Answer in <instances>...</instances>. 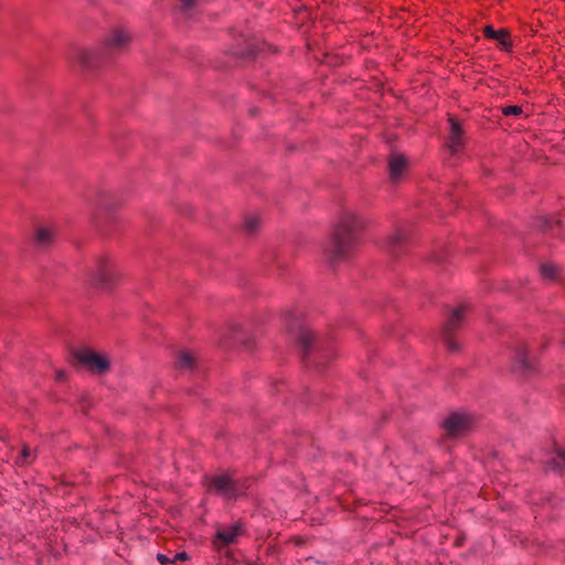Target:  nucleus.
Returning <instances> with one entry per match:
<instances>
[{"mask_svg": "<svg viewBox=\"0 0 565 565\" xmlns=\"http://www.w3.org/2000/svg\"><path fill=\"white\" fill-rule=\"evenodd\" d=\"M365 221L352 211H343L337 221L332 236L324 246V253L331 263L347 257L358 245L359 234Z\"/></svg>", "mask_w": 565, "mask_h": 565, "instance_id": "1", "label": "nucleus"}, {"mask_svg": "<svg viewBox=\"0 0 565 565\" xmlns=\"http://www.w3.org/2000/svg\"><path fill=\"white\" fill-rule=\"evenodd\" d=\"M130 38L124 30H115L102 44L98 50L78 49L74 52L73 58L81 65L96 66L103 60V55L111 54L127 45Z\"/></svg>", "mask_w": 565, "mask_h": 565, "instance_id": "2", "label": "nucleus"}, {"mask_svg": "<svg viewBox=\"0 0 565 565\" xmlns=\"http://www.w3.org/2000/svg\"><path fill=\"white\" fill-rule=\"evenodd\" d=\"M206 486L227 500L236 499L247 489L245 480L233 479L226 473L211 477Z\"/></svg>", "mask_w": 565, "mask_h": 565, "instance_id": "3", "label": "nucleus"}, {"mask_svg": "<svg viewBox=\"0 0 565 565\" xmlns=\"http://www.w3.org/2000/svg\"><path fill=\"white\" fill-rule=\"evenodd\" d=\"M74 360L86 370L103 374L110 367V360L107 354L93 349H79L73 354Z\"/></svg>", "mask_w": 565, "mask_h": 565, "instance_id": "4", "label": "nucleus"}, {"mask_svg": "<svg viewBox=\"0 0 565 565\" xmlns=\"http://www.w3.org/2000/svg\"><path fill=\"white\" fill-rule=\"evenodd\" d=\"M472 425V419L466 414H451L443 423V428L449 436H459L466 433Z\"/></svg>", "mask_w": 565, "mask_h": 565, "instance_id": "5", "label": "nucleus"}, {"mask_svg": "<svg viewBox=\"0 0 565 565\" xmlns=\"http://www.w3.org/2000/svg\"><path fill=\"white\" fill-rule=\"evenodd\" d=\"M467 311L466 306H460L457 309H455L447 320V322L444 326L443 337L450 350H456L457 347L454 343V340L450 337V333L455 331L457 328L461 326V322L463 320V313Z\"/></svg>", "mask_w": 565, "mask_h": 565, "instance_id": "6", "label": "nucleus"}, {"mask_svg": "<svg viewBox=\"0 0 565 565\" xmlns=\"http://www.w3.org/2000/svg\"><path fill=\"white\" fill-rule=\"evenodd\" d=\"M116 277L117 271L114 264L110 260L105 259L98 266L94 284L96 286L105 287L108 286Z\"/></svg>", "mask_w": 565, "mask_h": 565, "instance_id": "7", "label": "nucleus"}, {"mask_svg": "<svg viewBox=\"0 0 565 565\" xmlns=\"http://www.w3.org/2000/svg\"><path fill=\"white\" fill-rule=\"evenodd\" d=\"M483 34L487 39H493L498 41L501 50L507 52L511 51L512 41L507 29L494 30L491 25H487L483 29Z\"/></svg>", "mask_w": 565, "mask_h": 565, "instance_id": "8", "label": "nucleus"}, {"mask_svg": "<svg viewBox=\"0 0 565 565\" xmlns=\"http://www.w3.org/2000/svg\"><path fill=\"white\" fill-rule=\"evenodd\" d=\"M406 159L402 154H394L390 159V175L391 179L396 181L398 180L406 168Z\"/></svg>", "mask_w": 565, "mask_h": 565, "instance_id": "9", "label": "nucleus"}, {"mask_svg": "<svg viewBox=\"0 0 565 565\" xmlns=\"http://www.w3.org/2000/svg\"><path fill=\"white\" fill-rule=\"evenodd\" d=\"M241 531L242 526L239 524H234L230 529L217 531L216 540L221 541L223 545L232 544L236 541Z\"/></svg>", "mask_w": 565, "mask_h": 565, "instance_id": "10", "label": "nucleus"}, {"mask_svg": "<svg viewBox=\"0 0 565 565\" xmlns=\"http://www.w3.org/2000/svg\"><path fill=\"white\" fill-rule=\"evenodd\" d=\"M36 241L40 244H49L53 241L55 232L51 227H40L36 231Z\"/></svg>", "mask_w": 565, "mask_h": 565, "instance_id": "11", "label": "nucleus"}, {"mask_svg": "<svg viewBox=\"0 0 565 565\" xmlns=\"http://www.w3.org/2000/svg\"><path fill=\"white\" fill-rule=\"evenodd\" d=\"M175 363L180 369L191 367L194 363V356L191 352L188 351L180 352L177 356Z\"/></svg>", "mask_w": 565, "mask_h": 565, "instance_id": "12", "label": "nucleus"}, {"mask_svg": "<svg viewBox=\"0 0 565 565\" xmlns=\"http://www.w3.org/2000/svg\"><path fill=\"white\" fill-rule=\"evenodd\" d=\"M558 267L554 264H543L541 266V275L544 279L552 280L557 277Z\"/></svg>", "mask_w": 565, "mask_h": 565, "instance_id": "13", "label": "nucleus"}, {"mask_svg": "<svg viewBox=\"0 0 565 565\" xmlns=\"http://www.w3.org/2000/svg\"><path fill=\"white\" fill-rule=\"evenodd\" d=\"M33 460L34 457L32 456V452L28 446H23L20 456L17 458V465L24 466L30 462V460Z\"/></svg>", "mask_w": 565, "mask_h": 565, "instance_id": "14", "label": "nucleus"}, {"mask_svg": "<svg viewBox=\"0 0 565 565\" xmlns=\"http://www.w3.org/2000/svg\"><path fill=\"white\" fill-rule=\"evenodd\" d=\"M298 342L305 352L309 350L310 343L312 342V334L310 331H302L298 338Z\"/></svg>", "mask_w": 565, "mask_h": 565, "instance_id": "15", "label": "nucleus"}, {"mask_svg": "<svg viewBox=\"0 0 565 565\" xmlns=\"http://www.w3.org/2000/svg\"><path fill=\"white\" fill-rule=\"evenodd\" d=\"M462 145V136H449L448 147L451 152H458Z\"/></svg>", "mask_w": 565, "mask_h": 565, "instance_id": "16", "label": "nucleus"}, {"mask_svg": "<svg viewBox=\"0 0 565 565\" xmlns=\"http://www.w3.org/2000/svg\"><path fill=\"white\" fill-rule=\"evenodd\" d=\"M501 111L504 116H520L523 114V108L519 105H509L502 107Z\"/></svg>", "mask_w": 565, "mask_h": 565, "instance_id": "17", "label": "nucleus"}, {"mask_svg": "<svg viewBox=\"0 0 565 565\" xmlns=\"http://www.w3.org/2000/svg\"><path fill=\"white\" fill-rule=\"evenodd\" d=\"M449 124H450V135L449 136H462L463 135V131H462V128H461V125L460 122L454 118V117H449Z\"/></svg>", "mask_w": 565, "mask_h": 565, "instance_id": "18", "label": "nucleus"}, {"mask_svg": "<svg viewBox=\"0 0 565 565\" xmlns=\"http://www.w3.org/2000/svg\"><path fill=\"white\" fill-rule=\"evenodd\" d=\"M258 223H259L258 217L254 215V216L246 218L245 227L247 231L253 232L257 228Z\"/></svg>", "mask_w": 565, "mask_h": 565, "instance_id": "19", "label": "nucleus"}, {"mask_svg": "<svg viewBox=\"0 0 565 565\" xmlns=\"http://www.w3.org/2000/svg\"><path fill=\"white\" fill-rule=\"evenodd\" d=\"M554 461L558 468H565V452H558Z\"/></svg>", "mask_w": 565, "mask_h": 565, "instance_id": "20", "label": "nucleus"}, {"mask_svg": "<svg viewBox=\"0 0 565 565\" xmlns=\"http://www.w3.org/2000/svg\"><path fill=\"white\" fill-rule=\"evenodd\" d=\"M157 561H158L161 565H167V564L173 563V561H172V559H170L167 555L161 554V553H158V554H157Z\"/></svg>", "mask_w": 565, "mask_h": 565, "instance_id": "21", "label": "nucleus"}, {"mask_svg": "<svg viewBox=\"0 0 565 565\" xmlns=\"http://www.w3.org/2000/svg\"><path fill=\"white\" fill-rule=\"evenodd\" d=\"M189 559V555L186 552L182 551V552H179L174 555L173 557V563L177 562V561H181V562H185Z\"/></svg>", "mask_w": 565, "mask_h": 565, "instance_id": "22", "label": "nucleus"}, {"mask_svg": "<svg viewBox=\"0 0 565 565\" xmlns=\"http://www.w3.org/2000/svg\"><path fill=\"white\" fill-rule=\"evenodd\" d=\"M195 2V0H181L182 9L188 10Z\"/></svg>", "mask_w": 565, "mask_h": 565, "instance_id": "23", "label": "nucleus"}, {"mask_svg": "<svg viewBox=\"0 0 565 565\" xmlns=\"http://www.w3.org/2000/svg\"><path fill=\"white\" fill-rule=\"evenodd\" d=\"M63 376H64V374H63V372H62V371H58V372L56 373V377H57L58 380H62V379H63Z\"/></svg>", "mask_w": 565, "mask_h": 565, "instance_id": "24", "label": "nucleus"}]
</instances>
